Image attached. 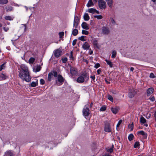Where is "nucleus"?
Segmentation results:
<instances>
[{"mask_svg": "<svg viewBox=\"0 0 156 156\" xmlns=\"http://www.w3.org/2000/svg\"><path fill=\"white\" fill-rule=\"evenodd\" d=\"M20 70L19 72V77L23 80L29 82L31 80V77L29 73L27 67L24 65L20 66Z\"/></svg>", "mask_w": 156, "mask_h": 156, "instance_id": "nucleus-1", "label": "nucleus"}, {"mask_svg": "<svg viewBox=\"0 0 156 156\" xmlns=\"http://www.w3.org/2000/svg\"><path fill=\"white\" fill-rule=\"evenodd\" d=\"M82 75L79 77L76 80L77 82L78 83H82L84 82L85 80H87L89 79V76L87 73H83Z\"/></svg>", "mask_w": 156, "mask_h": 156, "instance_id": "nucleus-2", "label": "nucleus"}, {"mask_svg": "<svg viewBox=\"0 0 156 156\" xmlns=\"http://www.w3.org/2000/svg\"><path fill=\"white\" fill-rule=\"evenodd\" d=\"M89 104L88 103L84 107L83 110V113L84 116H88L90 114V110L88 108Z\"/></svg>", "mask_w": 156, "mask_h": 156, "instance_id": "nucleus-3", "label": "nucleus"}, {"mask_svg": "<svg viewBox=\"0 0 156 156\" xmlns=\"http://www.w3.org/2000/svg\"><path fill=\"white\" fill-rule=\"evenodd\" d=\"M98 6L100 8L102 9H105L106 8V2L103 0H99L98 1Z\"/></svg>", "mask_w": 156, "mask_h": 156, "instance_id": "nucleus-4", "label": "nucleus"}, {"mask_svg": "<svg viewBox=\"0 0 156 156\" xmlns=\"http://www.w3.org/2000/svg\"><path fill=\"white\" fill-rule=\"evenodd\" d=\"M101 33L104 35H108L110 33L109 28L107 27L104 26L101 29Z\"/></svg>", "mask_w": 156, "mask_h": 156, "instance_id": "nucleus-5", "label": "nucleus"}, {"mask_svg": "<svg viewBox=\"0 0 156 156\" xmlns=\"http://www.w3.org/2000/svg\"><path fill=\"white\" fill-rule=\"evenodd\" d=\"M104 130L108 133L112 132V129L110 123L108 122L105 123L104 126Z\"/></svg>", "mask_w": 156, "mask_h": 156, "instance_id": "nucleus-6", "label": "nucleus"}, {"mask_svg": "<svg viewBox=\"0 0 156 156\" xmlns=\"http://www.w3.org/2000/svg\"><path fill=\"white\" fill-rule=\"evenodd\" d=\"M62 51L59 49H57L55 50L53 54L56 58H58L62 55Z\"/></svg>", "mask_w": 156, "mask_h": 156, "instance_id": "nucleus-7", "label": "nucleus"}, {"mask_svg": "<svg viewBox=\"0 0 156 156\" xmlns=\"http://www.w3.org/2000/svg\"><path fill=\"white\" fill-rule=\"evenodd\" d=\"M79 24V19L78 17L77 16H75L73 22V27L75 28H77Z\"/></svg>", "mask_w": 156, "mask_h": 156, "instance_id": "nucleus-8", "label": "nucleus"}, {"mask_svg": "<svg viewBox=\"0 0 156 156\" xmlns=\"http://www.w3.org/2000/svg\"><path fill=\"white\" fill-rule=\"evenodd\" d=\"M136 93L134 89H130L129 90V97L131 98L133 97Z\"/></svg>", "mask_w": 156, "mask_h": 156, "instance_id": "nucleus-9", "label": "nucleus"}, {"mask_svg": "<svg viewBox=\"0 0 156 156\" xmlns=\"http://www.w3.org/2000/svg\"><path fill=\"white\" fill-rule=\"evenodd\" d=\"M3 156H15L13 151L11 150L6 151Z\"/></svg>", "mask_w": 156, "mask_h": 156, "instance_id": "nucleus-10", "label": "nucleus"}, {"mask_svg": "<svg viewBox=\"0 0 156 156\" xmlns=\"http://www.w3.org/2000/svg\"><path fill=\"white\" fill-rule=\"evenodd\" d=\"M70 70V73L73 76L77 74V69L76 68L71 66Z\"/></svg>", "mask_w": 156, "mask_h": 156, "instance_id": "nucleus-11", "label": "nucleus"}, {"mask_svg": "<svg viewBox=\"0 0 156 156\" xmlns=\"http://www.w3.org/2000/svg\"><path fill=\"white\" fill-rule=\"evenodd\" d=\"M112 113L114 114H116L119 111V108L117 107H112L111 108Z\"/></svg>", "mask_w": 156, "mask_h": 156, "instance_id": "nucleus-12", "label": "nucleus"}, {"mask_svg": "<svg viewBox=\"0 0 156 156\" xmlns=\"http://www.w3.org/2000/svg\"><path fill=\"white\" fill-rule=\"evenodd\" d=\"M8 76L6 73L0 74V81L6 79L8 78Z\"/></svg>", "mask_w": 156, "mask_h": 156, "instance_id": "nucleus-13", "label": "nucleus"}, {"mask_svg": "<svg viewBox=\"0 0 156 156\" xmlns=\"http://www.w3.org/2000/svg\"><path fill=\"white\" fill-rule=\"evenodd\" d=\"M81 26L85 30H88L89 29V25L85 22H83L81 24Z\"/></svg>", "mask_w": 156, "mask_h": 156, "instance_id": "nucleus-14", "label": "nucleus"}, {"mask_svg": "<svg viewBox=\"0 0 156 156\" xmlns=\"http://www.w3.org/2000/svg\"><path fill=\"white\" fill-rule=\"evenodd\" d=\"M82 48L84 50H88L90 48V45L89 43L85 42L82 46Z\"/></svg>", "mask_w": 156, "mask_h": 156, "instance_id": "nucleus-15", "label": "nucleus"}, {"mask_svg": "<svg viewBox=\"0 0 156 156\" xmlns=\"http://www.w3.org/2000/svg\"><path fill=\"white\" fill-rule=\"evenodd\" d=\"M138 134L142 135L144 138L146 139L147 136V134L143 130L138 131Z\"/></svg>", "mask_w": 156, "mask_h": 156, "instance_id": "nucleus-16", "label": "nucleus"}, {"mask_svg": "<svg viewBox=\"0 0 156 156\" xmlns=\"http://www.w3.org/2000/svg\"><path fill=\"white\" fill-rule=\"evenodd\" d=\"M154 89L152 87L149 88L147 90V94L148 96L150 95L154 92Z\"/></svg>", "mask_w": 156, "mask_h": 156, "instance_id": "nucleus-17", "label": "nucleus"}, {"mask_svg": "<svg viewBox=\"0 0 156 156\" xmlns=\"http://www.w3.org/2000/svg\"><path fill=\"white\" fill-rule=\"evenodd\" d=\"M58 81L60 83H62L64 82V79L61 75H58Z\"/></svg>", "mask_w": 156, "mask_h": 156, "instance_id": "nucleus-18", "label": "nucleus"}, {"mask_svg": "<svg viewBox=\"0 0 156 156\" xmlns=\"http://www.w3.org/2000/svg\"><path fill=\"white\" fill-rule=\"evenodd\" d=\"M75 28L73 29L72 31V34L74 36H76L78 33V31L77 29Z\"/></svg>", "mask_w": 156, "mask_h": 156, "instance_id": "nucleus-19", "label": "nucleus"}, {"mask_svg": "<svg viewBox=\"0 0 156 156\" xmlns=\"http://www.w3.org/2000/svg\"><path fill=\"white\" fill-rule=\"evenodd\" d=\"M83 18L85 21H88L90 19V17L87 13H85L83 15Z\"/></svg>", "mask_w": 156, "mask_h": 156, "instance_id": "nucleus-20", "label": "nucleus"}, {"mask_svg": "<svg viewBox=\"0 0 156 156\" xmlns=\"http://www.w3.org/2000/svg\"><path fill=\"white\" fill-rule=\"evenodd\" d=\"M6 11L7 12L11 11L13 10V8L9 5H7L5 7Z\"/></svg>", "mask_w": 156, "mask_h": 156, "instance_id": "nucleus-21", "label": "nucleus"}, {"mask_svg": "<svg viewBox=\"0 0 156 156\" xmlns=\"http://www.w3.org/2000/svg\"><path fill=\"white\" fill-rule=\"evenodd\" d=\"M106 2L109 6L112 8V0H106Z\"/></svg>", "mask_w": 156, "mask_h": 156, "instance_id": "nucleus-22", "label": "nucleus"}, {"mask_svg": "<svg viewBox=\"0 0 156 156\" xmlns=\"http://www.w3.org/2000/svg\"><path fill=\"white\" fill-rule=\"evenodd\" d=\"M105 61L106 62L107 64L109 65L110 67H113V64L111 61L107 59H105Z\"/></svg>", "mask_w": 156, "mask_h": 156, "instance_id": "nucleus-23", "label": "nucleus"}, {"mask_svg": "<svg viewBox=\"0 0 156 156\" xmlns=\"http://www.w3.org/2000/svg\"><path fill=\"white\" fill-rule=\"evenodd\" d=\"M140 122L142 124L145 123L146 121V119L142 116H141L140 118Z\"/></svg>", "mask_w": 156, "mask_h": 156, "instance_id": "nucleus-24", "label": "nucleus"}, {"mask_svg": "<svg viewBox=\"0 0 156 156\" xmlns=\"http://www.w3.org/2000/svg\"><path fill=\"white\" fill-rule=\"evenodd\" d=\"M38 81H37L36 82H32L30 84V86L31 87H34L38 85Z\"/></svg>", "mask_w": 156, "mask_h": 156, "instance_id": "nucleus-25", "label": "nucleus"}, {"mask_svg": "<svg viewBox=\"0 0 156 156\" xmlns=\"http://www.w3.org/2000/svg\"><path fill=\"white\" fill-rule=\"evenodd\" d=\"M94 5L93 3L92 0H89L87 4V6L88 7L93 6Z\"/></svg>", "mask_w": 156, "mask_h": 156, "instance_id": "nucleus-26", "label": "nucleus"}, {"mask_svg": "<svg viewBox=\"0 0 156 156\" xmlns=\"http://www.w3.org/2000/svg\"><path fill=\"white\" fill-rule=\"evenodd\" d=\"M96 10L95 9L93 8H90L88 9V12L90 13H94L95 12Z\"/></svg>", "mask_w": 156, "mask_h": 156, "instance_id": "nucleus-27", "label": "nucleus"}, {"mask_svg": "<svg viewBox=\"0 0 156 156\" xmlns=\"http://www.w3.org/2000/svg\"><path fill=\"white\" fill-rule=\"evenodd\" d=\"M134 136L133 134H130L128 136V139L129 141H131L133 140Z\"/></svg>", "mask_w": 156, "mask_h": 156, "instance_id": "nucleus-28", "label": "nucleus"}, {"mask_svg": "<svg viewBox=\"0 0 156 156\" xmlns=\"http://www.w3.org/2000/svg\"><path fill=\"white\" fill-rule=\"evenodd\" d=\"M117 52L115 50H113L112 51V58H114L115 57L116 55Z\"/></svg>", "mask_w": 156, "mask_h": 156, "instance_id": "nucleus-29", "label": "nucleus"}, {"mask_svg": "<svg viewBox=\"0 0 156 156\" xmlns=\"http://www.w3.org/2000/svg\"><path fill=\"white\" fill-rule=\"evenodd\" d=\"M93 43L94 46L97 47H98V41L96 39H94L93 40Z\"/></svg>", "mask_w": 156, "mask_h": 156, "instance_id": "nucleus-30", "label": "nucleus"}, {"mask_svg": "<svg viewBox=\"0 0 156 156\" xmlns=\"http://www.w3.org/2000/svg\"><path fill=\"white\" fill-rule=\"evenodd\" d=\"M5 18L6 20H12L13 19L12 18L9 16H5Z\"/></svg>", "mask_w": 156, "mask_h": 156, "instance_id": "nucleus-31", "label": "nucleus"}, {"mask_svg": "<svg viewBox=\"0 0 156 156\" xmlns=\"http://www.w3.org/2000/svg\"><path fill=\"white\" fill-rule=\"evenodd\" d=\"M52 76V74L51 73H49L48 77V80L49 81H50L51 80V79Z\"/></svg>", "mask_w": 156, "mask_h": 156, "instance_id": "nucleus-32", "label": "nucleus"}, {"mask_svg": "<svg viewBox=\"0 0 156 156\" xmlns=\"http://www.w3.org/2000/svg\"><path fill=\"white\" fill-rule=\"evenodd\" d=\"M35 60V59L31 57L30 58L29 60V62L30 64H32L34 63V61Z\"/></svg>", "mask_w": 156, "mask_h": 156, "instance_id": "nucleus-33", "label": "nucleus"}, {"mask_svg": "<svg viewBox=\"0 0 156 156\" xmlns=\"http://www.w3.org/2000/svg\"><path fill=\"white\" fill-rule=\"evenodd\" d=\"M5 63L0 66V71H1L2 70L4 69H5Z\"/></svg>", "mask_w": 156, "mask_h": 156, "instance_id": "nucleus-34", "label": "nucleus"}, {"mask_svg": "<svg viewBox=\"0 0 156 156\" xmlns=\"http://www.w3.org/2000/svg\"><path fill=\"white\" fill-rule=\"evenodd\" d=\"M128 127L129 129H130V131H132L133 128V124L132 123L131 124H129V125Z\"/></svg>", "mask_w": 156, "mask_h": 156, "instance_id": "nucleus-35", "label": "nucleus"}, {"mask_svg": "<svg viewBox=\"0 0 156 156\" xmlns=\"http://www.w3.org/2000/svg\"><path fill=\"white\" fill-rule=\"evenodd\" d=\"M8 2V0H0V3L2 4H6Z\"/></svg>", "mask_w": 156, "mask_h": 156, "instance_id": "nucleus-36", "label": "nucleus"}, {"mask_svg": "<svg viewBox=\"0 0 156 156\" xmlns=\"http://www.w3.org/2000/svg\"><path fill=\"white\" fill-rule=\"evenodd\" d=\"M108 98L109 100H110L112 102L113 101V98L111 95H108Z\"/></svg>", "mask_w": 156, "mask_h": 156, "instance_id": "nucleus-37", "label": "nucleus"}, {"mask_svg": "<svg viewBox=\"0 0 156 156\" xmlns=\"http://www.w3.org/2000/svg\"><path fill=\"white\" fill-rule=\"evenodd\" d=\"M85 36H82L80 37H79L78 38V39L81 41H85Z\"/></svg>", "mask_w": 156, "mask_h": 156, "instance_id": "nucleus-38", "label": "nucleus"}, {"mask_svg": "<svg viewBox=\"0 0 156 156\" xmlns=\"http://www.w3.org/2000/svg\"><path fill=\"white\" fill-rule=\"evenodd\" d=\"M140 145V144L139 142H136L135 143L134 145V148H136L138 147Z\"/></svg>", "mask_w": 156, "mask_h": 156, "instance_id": "nucleus-39", "label": "nucleus"}, {"mask_svg": "<svg viewBox=\"0 0 156 156\" xmlns=\"http://www.w3.org/2000/svg\"><path fill=\"white\" fill-rule=\"evenodd\" d=\"M51 73L52 74V76H53L55 77H56L58 76L57 73L56 71H54Z\"/></svg>", "mask_w": 156, "mask_h": 156, "instance_id": "nucleus-40", "label": "nucleus"}, {"mask_svg": "<svg viewBox=\"0 0 156 156\" xmlns=\"http://www.w3.org/2000/svg\"><path fill=\"white\" fill-rule=\"evenodd\" d=\"M82 34L85 35H88L89 34V32L88 31L84 30H83L82 31Z\"/></svg>", "mask_w": 156, "mask_h": 156, "instance_id": "nucleus-41", "label": "nucleus"}, {"mask_svg": "<svg viewBox=\"0 0 156 156\" xmlns=\"http://www.w3.org/2000/svg\"><path fill=\"white\" fill-rule=\"evenodd\" d=\"M113 145L112 146V147L109 149H107V151L108 152H109L110 153H112L113 151Z\"/></svg>", "mask_w": 156, "mask_h": 156, "instance_id": "nucleus-42", "label": "nucleus"}, {"mask_svg": "<svg viewBox=\"0 0 156 156\" xmlns=\"http://www.w3.org/2000/svg\"><path fill=\"white\" fill-rule=\"evenodd\" d=\"M59 35L60 38H62L63 37L64 35V33L63 32H61L59 33Z\"/></svg>", "mask_w": 156, "mask_h": 156, "instance_id": "nucleus-43", "label": "nucleus"}, {"mask_svg": "<svg viewBox=\"0 0 156 156\" xmlns=\"http://www.w3.org/2000/svg\"><path fill=\"white\" fill-rule=\"evenodd\" d=\"M94 17L95 18H97L98 19H101L102 18V16L101 15L94 16Z\"/></svg>", "mask_w": 156, "mask_h": 156, "instance_id": "nucleus-44", "label": "nucleus"}, {"mask_svg": "<svg viewBox=\"0 0 156 156\" xmlns=\"http://www.w3.org/2000/svg\"><path fill=\"white\" fill-rule=\"evenodd\" d=\"M106 107L105 106H103L100 109V110L101 111H104L106 109Z\"/></svg>", "mask_w": 156, "mask_h": 156, "instance_id": "nucleus-45", "label": "nucleus"}, {"mask_svg": "<svg viewBox=\"0 0 156 156\" xmlns=\"http://www.w3.org/2000/svg\"><path fill=\"white\" fill-rule=\"evenodd\" d=\"M67 60V58L66 57L62 59V62L63 63H65L66 62Z\"/></svg>", "mask_w": 156, "mask_h": 156, "instance_id": "nucleus-46", "label": "nucleus"}, {"mask_svg": "<svg viewBox=\"0 0 156 156\" xmlns=\"http://www.w3.org/2000/svg\"><path fill=\"white\" fill-rule=\"evenodd\" d=\"M41 69V67L40 66H37L35 69V72H37L39 71Z\"/></svg>", "mask_w": 156, "mask_h": 156, "instance_id": "nucleus-47", "label": "nucleus"}, {"mask_svg": "<svg viewBox=\"0 0 156 156\" xmlns=\"http://www.w3.org/2000/svg\"><path fill=\"white\" fill-rule=\"evenodd\" d=\"M122 120H119L116 125L117 127H119V126L122 123Z\"/></svg>", "mask_w": 156, "mask_h": 156, "instance_id": "nucleus-48", "label": "nucleus"}, {"mask_svg": "<svg viewBox=\"0 0 156 156\" xmlns=\"http://www.w3.org/2000/svg\"><path fill=\"white\" fill-rule=\"evenodd\" d=\"M111 21L112 23L114 25L116 23L115 20L112 18H111Z\"/></svg>", "mask_w": 156, "mask_h": 156, "instance_id": "nucleus-49", "label": "nucleus"}, {"mask_svg": "<svg viewBox=\"0 0 156 156\" xmlns=\"http://www.w3.org/2000/svg\"><path fill=\"white\" fill-rule=\"evenodd\" d=\"M100 65L99 63H97L94 66V68L97 69L100 66Z\"/></svg>", "mask_w": 156, "mask_h": 156, "instance_id": "nucleus-50", "label": "nucleus"}, {"mask_svg": "<svg viewBox=\"0 0 156 156\" xmlns=\"http://www.w3.org/2000/svg\"><path fill=\"white\" fill-rule=\"evenodd\" d=\"M149 99L151 101H154L155 100V98L154 96L151 97Z\"/></svg>", "mask_w": 156, "mask_h": 156, "instance_id": "nucleus-51", "label": "nucleus"}, {"mask_svg": "<svg viewBox=\"0 0 156 156\" xmlns=\"http://www.w3.org/2000/svg\"><path fill=\"white\" fill-rule=\"evenodd\" d=\"M41 84H44L45 83V81L43 79H41L40 80Z\"/></svg>", "mask_w": 156, "mask_h": 156, "instance_id": "nucleus-52", "label": "nucleus"}, {"mask_svg": "<svg viewBox=\"0 0 156 156\" xmlns=\"http://www.w3.org/2000/svg\"><path fill=\"white\" fill-rule=\"evenodd\" d=\"M150 77L151 78H154L155 76L154 74L153 73H151L150 74Z\"/></svg>", "mask_w": 156, "mask_h": 156, "instance_id": "nucleus-53", "label": "nucleus"}, {"mask_svg": "<svg viewBox=\"0 0 156 156\" xmlns=\"http://www.w3.org/2000/svg\"><path fill=\"white\" fill-rule=\"evenodd\" d=\"M69 58L70 60H73L74 59L73 55H70L69 56Z\"/></svg>", "mask_w": 156, "mask_h": 156, "instance_id": "nucleus-54", "label": "nucleus"}, {"mask_svg": "<svg viewBox=\"0 0 156 156\" xmlns=\"http://www.w3.org/2000/svg\"><path fill=\"white\" fill-rule=\"evenodd\" d=\"M76 40H74L73 41V42H72V45L73 46H74L76 44Z\"/></svg>", "mask_w": 156, "mask_h": 156, "instance_id": "nucleus-55", "label": "nucleus"}, {"mask_svg": "<svg viewBox=\"0 0 156 156\" xmlns=\"http://www.w3.org/2000/svg\"><path fill=\"white\" fill-rule=\"evenodd\" d=\"M101 72V70L100 69H98L97 70V72L98 74H100Z\"/></svg>", "mask_w": 156, "mask_h": 156, "instance_id": "nucleus-56", "label": "nucleus"}, {"mask_svg": "<svg viewBox=\"0 0 156 156\" xmlns=\"http://www.w3.org/2000/svg\"><path fill=\"white\" fill-rule=\"evenodd\" d=\"M90 78H91L93 80H95V76H90Z\"/></svg>", "mask_w": 156, "mask_h": 156, "instance_id": "nucleus-57", "label": "nucleus"}, {"mask_svg": "<svg viewBox=\"0 0 156 156\" xmlns=\"http://www.w3.org/2000/svg\"><path fill=\"white\" fill-rule=\"evenodd\" d=\"M134 70V68L133 67H131L130 69V70L133 72Z\"/></svg>", "mask_w": 156, "mask_h": 156, "instance_id": "nucleus-58", "label": "nucleus"}, {"mask_svg": "<svg viewBox=\"0 0 156 156\" xmlns=\"http://www.w3.org/2000/svg\"><path fill=\"white\" fill-rule=\"evenodd\" d=\"M154 116L155 119V120L156 121V111L155 112L154 114Z\"/></svg>", "mask_w": 156, "mask_h": 156, "instance_id": "nucleus-59", "label": "nucleus"}, {"mask_svg": "<svg viewBox=\"0 0 156 156\" xmlns=\"http://www.w3.org/2000/svg\"><path fill=\"white\" fill-rule=\"evenodd\" d=\"M105 82H106L107 84H109L110 83V82H109L107 81V80H105Z\"/></svg>", "mask_w": 156, "mask_h": 156, "instance_id": "nucleus-60", "label": "nucleus"}, {"mask_svg": "<svg viewBox=\"0 0 156 156\" xmlns=\"http://www.w3.org/2000/svg\"><path fill=\"white\" fill-rule=\"evenodd\" d=\"M4 29H5V31H7L9 30L8 28H7L6 29H5V28H4Z\"/></svg>", "mask_w": 156, "mask_h": 156, "instance_id": "nucleus-61", "label": "nucleus"}, {"mask_svg": "<svg viewBox=\"0 0 156 156\" xmlns=\"http://www.w3.org/2000/svg\"><path fill=\"white\" fill-rule=\"evenodd\" d=\"M93 105V103H91L90 104V107H91Z\"/></svg>", "mask_w": 156, "mask_h": 156, "instance_id": "nucleus-62", "label": "nucleus"}, {"mask_svg": "<svg viewBox=\"0 0 156 156\" xmlns=\"http://www.w3.org/2000/svg\"><path fill=\"white\" fill-rule=\"evenodd\" d=\"M93 1L94 2L96 3L97 2V0H93Z\"/></svg>", "mask_w": 156, "mask_h": 156, "instance_id": "nucleus-63", "label": "nucleus"}, {"mask_svg": "<svg viewBox=\"0 0 156 156\" xmlns=\"http://www.w3.org/2000/svg\"><path fill=\"white\" fill-rule=\"evenodd\" d=\"M102 156H110L109 154H106L105 155H103Z\"/></svg>", "mask_w": 156, "mask_h": 156, "instance_id": "nucleus-64", "label": "nucleus"}]
</instances>
